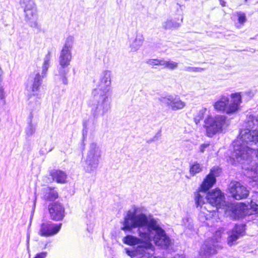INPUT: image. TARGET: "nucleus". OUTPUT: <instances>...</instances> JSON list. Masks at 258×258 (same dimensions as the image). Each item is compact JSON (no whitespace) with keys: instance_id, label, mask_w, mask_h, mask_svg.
I'll use <instances>...</instances> for the list:
<instances>
[{"instance_id":"obj_1","label":"nucleus","mask_w":258,"mask_h":258,"mask_svg":"<svg viewBox=\"0 0 258 258\" xmlns=\"http://www.w3.org/2000/svg\"><path fill=\"white\" fill-rule=\"evenodd\" d=\"M111 72L103 71L101 74L99 84L93 90L92 98L88 103L91 115L94 119L104 116L111 109Z\"/></svg>"},{"instance_id":"obj_2","label":"nucleus","mask_w":258,"mask_h":258,"mask_svg":"<svg viewBox=\"0 0 258 258\" xmlns=\"http://www.w3.org/2000/svg\"><path fill=\"white\" fill-rule=\"evenodd\" d=\"M233 151L232 153V157L233 160L241 164H250L251 166L244 167L247 170L245 174L252 179L249 183L252 186L258 184V150H255L249 146L258 144L247 141L241 137V133L238 138L233 142Z\"/></svg>"},{"instance_id":"obj_3","label":"nucleus","mask_w":258,"mask_h":258,"mask_svg":"<svg viewBox=\"0 0 258 258\" xmlns=\"http://www.w3.org/2000/svg\"><path fill=\"white\" fill-rule=\"evenodd\" d=\"M224 199V195H207L205 198L201 195H197L195 200L197 206H202V205L205 204L206 201L212 206L218 209L222 207L226 215L233 219L239 218L245 215V210L247 209L245 204L242 203L236 205L226 204Z\"/></svg>"},{"instance_id":"obj_4","label":"nucleus","mask_w":258,"mask_h":258,"mask_svg":"<svg viewBox=\"0 0 258 258\" xmlns=\"http://www.w3.org/2000/svg\"><path fill=\"white\" fill-rule=\"evenodd\" d=\"M152 221H156L151 219L148 221L147 216L143 212L142 209L136 207H133L127 211L126 216L124 218L123 230H130L135 227H139V230L142 229V231H147L150 222Z\"/></svg>"},{"instance_id":"obj_5","label":"nucleus","mask_w":258,"mask_h":258,"mask_svg":"<svg viewBox=\"0 0 258 258\" xmlns=\"http://www.w3.org/2000/svg\"><path fill=\"white\" fill-rule=\"evenodd\" d=\"M42 84V80L39 73L30 76L26 85L28 91L32 93L29 97L28 108L32 113L33 111L38 110L40 107V98L38 97L37 92Z\"/></svg>"},{"instance_id":"obj_6","label":"nucleus","mask_w":258,"mask_h":258,"mask_svg":"<svg viewBox=\"0 0 258 258\" xmlns=\"http://www.w3.org/2000/svg\"><path fill=\"white\" fill-rule=\"evenodd\" d=\"M231 100L227 96H222L214 105V108L218 111H223L227 114H232L236 112L239 108L242 102L240 93H232L230 95Z\"/></svg>"},{"instance_id":"obj_7","label":"nucleus","mask_w":258,"mask_h":258,"mask_svg":"<svg viewBox=\"0 0 258 258\" xmlns=\"http://www.w3.org/2000/svg\"><path fill=\"white\" fill-rule=\"evenodd\" d=\"M205 123L207 135L209 137L222 132L229 124L227 117L221 115L209 117L205 119Z\"/></svg>"},{"instance_id":"obj_8","label":"nucleus","mask_w":258,"mask_h":258,"mask_svg":"<svg viewBox=\"0 0 258 258\" xmlns=\"http://www.w3.org/2000/svg\"><path fill=\"white\" fill-rule=\"evenodd\" d=\"M102 155L101 147L96 143H92L89 146L84 169L88 173L94 172L97 168Z\"/></svg>"},{"instance_id":"obj_9","label":"nucleus","mask_w":258,"mask_h":258,"mask_svg":"<svg viewBox=\"0 0 258 258\" xmlns=\"http://www.w3.org/2000/svg\"><path fill=\"white\" fill-rule=\"evenodd\" d=\"M20 5L23 9L25 18L29 25L38 28V15L36 5L34 0H20Z\"/></svg>"},{"instance_id":"obj_10","label":"nucleus","mask_w":258,"mask_h":258,"mask_svg":"<svg viewBox=\"0 0 258 258\" xmlns=\"http://www.w3.org/2000/svg\"><path fill=\"white\" fill-rule=\"evenodd\" d=\"M160 101L173 111L181 110L186 105V103L182 101L178 96L175 95L161 97Z\"/></svg>"},{"instance_id":"obj_11","label":"nucleus","mask_w":258,"mask_h":258,"mask_svg":"<svg viewBox=\"0 0 258 258\" xmlns=\"http://www.w3.org/2000/svg\"><path fill=\"white\" fill-rule=\"evenodd\" d=\"M221 169L218 167H213L210 173L204 179L200 187V191L206 192L211 188L216 181V177L219 176Z\"/></svg>"},{"instance_id":"obj_12","label":"nucleus","mask_w":258,"mask_h":258,"mask_svg":"<svg viewBox=\"0 0 258 258\" xmlns=\"http://www.w3.org/2000/svg\"><path fill=\"white\" fill-rule=\"evenodd\" d=\"M61 224H55L47 221L41 224L39 234L41 236L48 237L57 234L60 230Z\"/></svg>"},{"instance_id":"obj_13","label":"nucleus","mask_w":258,"mask_h":258,"mask_svg":"<svg viewBox=\"0 0 258 258\" xmlns=\"http://www.w3.org/2000/svg\"><path fill=\"white\" fill-rule=\"evenodd\" d=\"M48 211L51 219L54 221L61 220L65 215L63 206L58 203H53L48 206Z\"/></svg>"},{"instance_id":"obj_14","label":"nucleus","mask_w":258,"mask_h":258,"mask_svg":"<svg viewBox=\"0 0 258 258\" xmlns=\"http://www.w3.org/2000/svg\"><path fill=\"white\" fill-rule=\"evenodd\" d=\"M217 245L209 243L208 241L202 245L200 251L199 256L200 258H208L211 255L216 253Z\"/></svg>"},{"instance_id":"obj_15","label":"nucleus","mask_w":258,"mask_h":258,"mask_svg":"<svg viewBox=\"0 0 258 258\" xmlns=\"http://www.w3.org/2000/svg\"><path fill=\"white\" fill-rule=\"evenodd\" d=\"M244 231V227L242 225H235L232 231L229 232L228 238V244L231 246L234 242L242 234Z\"/></svg>"},{"instance_id":"obj_16","label":"nucleus","mask_w":258,"mask_h":258,"mask_svg":"<svg viewBox=\"0 0 258 258\" xmlns=\"http://www.w3.org/2000/svg\"><path fill=\"white\" fill-rule=\"evenodd\" d=\"M230 194H248L249 190L246 187L239 182L233 181L228 186Z\"/></svg>"},{"instance_id":"obj_17","label":"nucleus","mask_w":258,"mask_h":258,"mask_svg":"<svg viewBox=\"0 0 258 258\" xmlns=\"http://www.w3.org/2000/svg\"><path fill=\"white\" fill-rule=\"evenodd\" d=\"M183 18L179 19H167L162 24V27L165 30H172L179 28L182 22Z\"/></svg>"},{"instance_id":"obj_18","label":"nucleus","mask_w":258,"mask_h":258,"mask_svg":"<svg viewBox=\"0 0 258 258\" xmlns=\"http://www.w3.org/2000/svg\"><path fill=\"white\" fill-rule=\"evenodd\" d=\"M71 51L62 49L59 57V63L61 66H68L72 59Z\"/></svg>"},{"instance_id":"obj_19","label":"nucleus","mask_w":258,"mask_h":258,"mask_svg":"<svg viewBox=\"0 0 258 258\" xmlns=\"http://www.w3.org/2000/svg\"><path fill=\"white\" fill-rule=\"evenodd\" d=\"M143 35L141 33H137L135 38L130 42V48L132 51H136L142 45L144 42Z\"/></svg>"},{"instance_id":"obj_20","label":"nucleus","mask_w":258,"mask_h":258,"mask_svg":"<svg viewBox=\"0 0 258 258\" xmlns=\"http://www.w3.org/2000/svg\"><path fill=\"white\" fill-rule=\"evenodd\" d=\"M51 176L53 180L59 183H64L66 182L67 175L61 170H54L51 171Z\"/></svg>"},{"instance_id":"obj_21","label":"nucleus","mask_w":258,"mask_h":258,"mask_svg":"<svg viewBox=\"0 0 258 258\" xmlns=\"http://www.w3.org/2000/svg\"><path fill=\"white\" fill-rule=\"evenodd\" d=\"M33 114L32 113H30L27 127L25 129V133L28 136H31L33 135L36 129L37 124L33 122Z\"/></svg>"},{"instance_id":"obj_22","label":"nucleus","mask_w":258,"mask_h":258,"mask_svg":"<svg viewBox=\"0 0 258 258\" xmlns=\"http://www.w3.org/2000/svg\"><path fill=\"white\" fill-rule=\"evenodd\" d=\"M203 168V166L197 161L191 163L189 166V173L191 176H195L202 172Z\"/></svg>"},{"instance_id":"obj_23","label":"nucleus","mask_w":258,"mask_h":258,"mask_svg":"<svg viewBox=\"0 0 258 258\" xmlns=\"http://www.w3.org/2000/svg\"><path fill=\"white\" fill-rule=\"evenodd\" d=\"M51 52L48 51L47 54L45 55L43 58V62L42 65V76H41V80L42 78L45 75L46 72L49 68L50 64V59H51Z\"/></svg>"},{"instance_id":"obj_24","label":"nucleus","mask_w":258,"mask_h":258,"mask_svg":"<svg viewBox=\"0 0 258 258\" xmlns=\"http://www.w3.org/2000/svg\"><path fill=\"white\" fill-rule=\"evenodd\" d=\"M68 66H61L58 69V75L60 76V78L62 83L64 85L68 84V81L67 77V75L69 72V70L66 68Z\"/></svg>"},{"instance_id":"obj_25","label":"nucleus","mask_w":258,"mask_h":258,"mask_svg":"<svg viewBox=\"0 0 258 258\" xmlns=\"http://www.w3.org/2000/svg\"><path fill=\"white\" fill-rule=\"evenodd\" d=\"M163 66L165 68L169 70H173L176 69L178 67V63L172 60H163Z\"/></svg>"},{"instance_id":"obj_26","label":"nucleus","mask_w":258,"mask_h":258,"mask_svg":"<svg viewBox=\"0 0 258 258\" xmlns=\"http://www.w3.org/2000/svg\"><path fill=\"white\" fill-rule=\"evenodd\" d=\"M74 41V38L73 36H68L66 39L64 45L63 47H62V49L71 51L72 47H73Z\"/></svg>"},{"instance_id":"obj_27","label":"nucleus","mask_w":258,"mask_h":258,"mask_svg":"<svg viewBox=\"0 0 258 258\" xmlns=\"http://www.w3.org/2000/svg\"><path fill=\"white\" fill-rule=\"evenodd\" d=\"M54 148L53 145L49 143L46 142L44 144V147H42L40 150V153L41 155H45V154L51 151Z\"/></svg>"},{"instance_id":"obj_28","label":"nucleus","mask_w":258,"mask_h":258,"mask_svg":"<svg viewBox=\"0 0 258 258\" xmlns=\"http://www.w3.org/2000/svg\"><path fill=\"white\" fill-rule=\"evenodd\" d=\"M206 112V108H202L195 115L194 120L196 124H198L200 121L204 117V114Z\"/></svg>"},{"instance_id":"obj_29","label":"nucleus","mask_w":258,"mask_h":258,"mask_svg":"<svg viewBox=\"0 0 258 258\" xmlns=\"http://www.w3.org/2000/svg\"><path fill=\"white\" fill-rule=\"evenodd\" d=\"M164 59H152L147 61V63L152 66H163Z\"/></svg>"},{"instance_id":"obj_30","label":"nucleus","mask_w":258,"mask_h":258,"mask_svg":"<svg viewBox=\"0 0 258 258\" xmlns=\"http://www.w3.org/2000/svg\"><path fill=\"white\" fill-rule=\"evenodd\" d=\"M184 70L187 72H202L203 71V69L201 68L187 67L184 68Z\"/></svg>"},{"instance_id":"obj_31","label":"nucleus","mask_w":258,"mask_h":258,"mask_svg":"<svg viewBox=\"0 0 258 258\" xmlns=\"http://www.w3.org/2000/svg\"><path fill=\"white\" fill-rule=\"evenodd\" d=\"M210 144L209 142H206L201 144L199 147V151L201 153H204L206 149L210 146Z\"/></svg>"},{"instance_id":"obj_32","label":"nucleus","mask_w":258,"mask_h":258,"mask_svg":"<svg viewBox=\"0 0 258 258\" xmlns=\"http://www.w3.org/2000/svg\"><path fill=\"white\" fill-rule=\"evenodd\" d=\"M238 21L240 23H243L246 21V17L244 14L239 13L238 14Z\"/></svg>"},{"instance_id":"obj_33","label":"nucleus","mask_w":258,"mask_h":258,"mask_svg":"<svg viewBox=\"0 0 258 258\" xmlns=\"http://www.w3.org/2000/svg\"><path fill=\"white\" fill-rule=\"evenodd\" d=\"M5 98V93L4 92V86L2 82H0V99L4 100Z\"/></svg>"},{"instance_id":"obj_34","label":"nucleus","mask_w":258,"mask_h":258,"mask_svg":"<svg viewBox=\"0 0 258 258\" xmlns=\"http://www.w3.org/2000/svg\"><path fill=\"white\" fill-rule=\"evenodd\" d=\"M250 208L258 214V204L251 202L250 205Z\"/></svg>"},{"instance_id":"obj_35","label":"nucleus","mask_w":258,"mask_h":258,"mask_svg":"<svg viewBox=\"0 0 258 258\" xmlns=\"http://www.w3.org/2000/svg\"><path fill=\"white\" fill-rule=\"evenodd\" d=\"M247 195H232V197L236 200H240L247 198Z\"/></svg>"},{"instance_id":"obj_36","label":"nucleus","mask_w":258,"mask_h":258,"mask_svg":"<svg viewBox=\"0 0 258 258\" xmlns=\"http://www.w3.org/2000/svg\"><path fill=\"white\" fill-rule=\"evenodd\" d=\"M57 195H47V196L45 198V199L47 200L53 201L57 199Z\"/></svg>"},{"instance_id":"obj_37","label":"nucleus","mask_w":258,"mask_h":258,"mask_svg":"<svg viewBox=\"0 0 258 258\" xmlns=\"http://www.w3.org/2000/svg\"><path fill=\"white\" fill-rule=\"evenodd\" d=\"M46 252H42L37 254L34 258H45L47 255Z\"/></svg>"},{"instance_id":"obj_38","label":"nucleus","mask_w":258,"mask_h":258,"mask_svg":"<svg viewBox=\"0 0 258 258\" xmlns=\"http://www.w3.org/2000/svg\"><path fill=\"white\" fill-rule=\"evenodd\" d=\"M157 140H158V137H157V135H156L154 137H153L152 139L148 140L147 141V142L148 143H151Z\"/></svg>"},{"instance_id":"obj_39","label":"nucleus","mask_w":258,"mask_h":258,"mask_svg":"<svg viewBox=\"0 0 258 258\" xmlns=\"http://www.w3.org/2000/svg\"><path fill=\"white\" fill-rule=\"evenodd\" d=\"M208 194H222V193L221 192V191H220V190L219 189L216 188L211 193L208 192Z\"/></svg>"},{"instance_id":"obj_40","label":"nucleus","mask_w":258,"mask_h":258,"mask_svg":"<svg viewBox=\"0 0 258 258\" xmlns=\"http://www.w3.org/2000/svg\"><path fill=\"white\" fill-rule=\"evenodd\" d=\"M4 72L3 70L2 69L1 67L0 66V82H2L3 80V75Z\"/></svg>"},{"instance_id":"obj_41","label":"nucleus","mask_w":258,"mask_h":258,"mask_svg":"<svg viewBox=\"0 0 258 258\" xmlns=\"http://www.w3.org/2000/svg\"><path fill=\"white\" fill-rule=\"evenodd\" d=\"M83 125L85 127V128H87V122L86 121H84V123H83Z\"/></svg>"},{"instance_id":"obj_42","label":"nucleus","mask_w":258,"mask_h":258,"mask_svg":"<svg viewBox=\"0 0 258 258\" xmlns=\"http://www.w3.org/2000/svg\"><path fill=\"white\" fill-rule=\"evenodd\" d=\"M175 258H182L180 255H177Z\"/></svg>"},{"instance_id":"obj_43","label":"nucleus","mask_w":258,"mask_h":258,"mask_svg":"<svg viewBox=\"0 0 258 258\" xmlns=\"http://www.w3.org/2000/svg\"><path fill=\"white\" fill-rule=\"evenodd\" d=\"M221 5H222V6H224V4H221Z\"/></svg>"},{"instance_id":"obj_44","label":"nucleus","mask_w":258,"mask_h":258,"mask_svg":"<svg viewBox=\"0 0 258 258\" xmlns=\"http://www.w3.org/2000/svg\"><path fill=\"white\" fill-rule=\"evenodd\" d=\"M220 234L219 232H218L217 233V234Z\"/></svg>"}]
</instances>
